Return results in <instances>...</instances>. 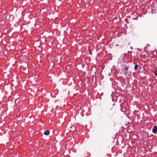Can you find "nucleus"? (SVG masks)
I'll return each instance as SVG.
<instances>
[{
  "mask_svg": "<svg viewBox=\"0 0 157 157\" xmlns=\"http://www.w3.org/2000/svg\"><path fill=\"white\" fill-rule=\"evenodd\" d=\"M67 127L71 131L74 130L75 128L74 125L71 124H68L67 126Z\"/></svg>",
  "mask_w": 157,
  "mask_h": 157,
  "instance_id": "nucleus-1",
  "label": "nucleus"
},
{
  "mask_svg": "<svg viewBox=\"0 0 157 157\" xmlns=\"http://www.w3.org/2000/svg\"><path fill=\"white\" fill-rule=\"evenodd\" d=\"M124 74L125 75H127V74L128 73V67H125L124 69Z\"/></svg>",
  "mask_w": 157,
  "mask_h": 157,
  "instance_id": "nucleus-2",
  "label": "nucleus"
},
{
  "mask_svg": "<svg viewBox=\"0 0 157 157\" xmlns=\"http://www.w3.org/2000/svg\"><path fill=\"white\" fill-rule=\"evenodd\" d=\"M157 131V127L156 126H154L152 129L153 133H155Z\"/></svg>",
  "mask_w": 157,
  "mask_h": 157,
  "instance_id": "nucleus-3",
  "label": "nucleus"
},
{
  "mask_svg": "<svg viewBox=\"0 0 157 157\" xmlns=\"http://www.w3.org/2000/svg\"><path fill=\"white\" fill-rule=\"evenodd\" d=\"M44 134L45 135H48L49 134V131L48 130H46L44 132Z\"/></svg>",
  "mask_w": 157,
  "mask_h": 157,
  "instance_id": "nucleus-4",
  "label": "nucleus"
},
{
  "mask_svg": "<svg viewBox=\"0 0 157 157\" xmlns=\"http://www.w3.org/2000/svg\"><path fill=\"white\" fill-rule=\"evenodd\" d=\"M138 66L137 65H136L134 66V68L136 70H137V68Z\"/></svg>",
  "mask_w": 157,
  "mask_h": 157,
  "instance_id": "nucleus-5",
  "label": "nucleus"
},
{
  "mask_svg": "<svg viewBox=\"0 0 157 157\" xmlns=\"http://www.w3.org/2000/svg\"><path fill=\"white\" fill-rule=\"evenodd\" d=\"M155 75H157V71H155Z\"/></svg>",
  "mask_w": 157,
  "mask_h": 157,
  "instance_id": "nucleus-6",
  "label": "nucleus"
}]
</instances>
